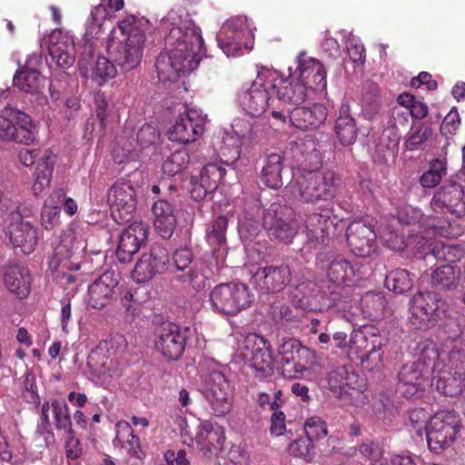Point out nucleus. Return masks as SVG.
<instances>
[{
  "instance_id": "nucleus-15",
  "label": "nucleus",
  "mask_w": 465,
  "mask_h": 465,
  "mask_svg": "<svg viewBox=\"0 0 465 465\" xmlns=\"http://www.w3.org/2000/svg\"><path fill=\"white\" fill-rule=\"evenodd\" d=\"M272 94L271 87L267 86L266 70H263L258 73L256 80L252 82L250 88L238 94V100L247 114L259 117L266 108L273 104L275 99Z\"/></svg>"
},
{
  "instance_id": "nucleus-12",
  "label": "nucleus",
  "mask_w": 465,
  "mask_h": 465,
  "mask_svg": "<svg viewBox=\"0 0 465 465\" xmlns=\"http://www.w3.org/2000/svg\"><path fill=\"white\" fill-rule=\"evenodd\" d=\"M200 391L214 415L224 416L230 411L232 388L222 371H211L204 378Z\"/></svg>"
},
{
  "instance_id": "nucleus-57",
  "label": "nucleus",
  "mask_w": 465,
  "mask_h": 465,
  "mask_svg": "<svg viewBox=\"0 0 465 465\" xmlns=\"http://www.w3.org/2000/svg\"><path fill=\"white\" fill-rule=\"evenodd\" d=\"M330 217L327 214L313 213L308 215L305 220V226L307 230L317 239H322L323 242V233Z\"/></svg>"
},
{
  "instance_id": "nucleus-51",
  "label": "nucleus",
  "mask_w": 465,
  "mask_h": 465,
  "mask_svg": "<svg viewBox=\"0 0 465 465\" xmlns=\"http://www.w3.org/2000/svg\"><path fill=\"white\" fill-rule=\"evenodd\" d=\"M69 44L74 46V41L72 36L64 34L61 31L54 32L50 38L49 54L52 60H59L61 55L69 49Z\"/></svg>"
},
{
  "instance_id": "nucleus-28",
  "label": "nucleus",
  "mask_w": 465,
  "mask_h": 465,
  "mask_svg": "<svg viewBox=\"0 0 465 465\" xmlns=\"http://www.w3.org/2000/svg\"><path fill=\"white\" fill-rule=\"evenodd\" d=\"M327 108L321 104H313L312 106H295L288 112L292 124L301 130L317 129L327 119Z\"/></svg>"
},
{
  "instance_id": "nucleus-6",
  "label": "nucleus",
  "mask_w": 465,
  "mask_h": 465,
  "mask_svg": "<svg viewBox=\"0 0 465 465\" xmlns=\"http://www.w3.org/2000/svg\"><path fill=\"white\" fill-rule=\"evenodd\" d=\"M213 312L222 315H236L250 307L253 296L249 287L242 282H226L216 285L209 293Z\"/></svg>"
},
{
  "instance_id": "nucleus-18",
  "label": "nucleus",
  "mask_w": 465,
  "mask_h": 465,
  "mask_svg": "<svg viewBox=\"0 0 465 465\" xmlns=\"http://www.w3.org/2000/svg\"><path fill=\"white\" fill-rule=\"evenodd\" d=\"M19 160L25 166L36 164L33 191L38 194L49 186L54 172L55 156L49 151L23 148L18 154Z\"/></svg>"
},
{
  "instance_id": "nucleus-22",
  "label": "nucleus",
  "mask_w": 465,
  "mask_h": 465,
  "mask_svg": "<svg viewBox=\"0 0 465 465\" xmlns=\"http://www.w3.org/2000/svg\"><path fill=\"white\" fill-rule=\"evenodd\" d=\"M347 244L359 257H369L374 252L376 233L368 220L354 221L346 230Z\"/></svg>"
},
{
  "instance_id": "nucleus-11",
  "label": "nucleus",
  "mask_w": 465,
  "mask_h": 465,
  "mask_svg": "<svg viewBox=\"0 0 465 465\" xmlns=\"http://www.w3.org/2000/svg\"><path fill=\"white\" fill-rule=\"evenodd\" d=\"M241 350L255 378L263 380L274 373L271 345L262 336L248 334L242 341Z\"/></svg>"
},
{
  "instance_id": "nucleus-45",
  "label": "nucleus",
  "mask_w": 465,
  "mask_h": 465,
  "mask_svg": "<svg viewBox=\"0 0 465 465\" xmlns=\"http://www.w3.org/2000/svg\"><path fill=\"white\" fill-rule=\"evenodd\" d=\"M74 251L68 247L67 240H63L54 249V255L50 261V267L53 270L68 269L75 271L79 267L75 262H72L69 259L73 256Z\"/></svg>"
},
{
  "instance_id": "nucleus-63",
  "label": "nucleus",
  "mask_w": 465,
  "mask_h": 465,
  "mask_svg": "<svg viewBox=\"0 0 465 465\" xmlns=\"http://www.w3.org/2000/svg\"><path fill=\"white\" fill-rule=\"evenodd\" d=\"M22 396L29 403L38 404L40 402L36 379L31 371H27L24 376Z\"/></svg>"
},
{
  "instance_id": "nucleus-9",
  "label": "nucleus",
  "mask_w": 465,
  "mask_h": 465,
  "mask_svg": "<svg viewBox=\"0 0 465 465\" xmlns=\"http://www.w3.org/2000/svg\"><path fill=\"white\" fill-rule=\"evenodd\" d=\"M262 227L272 239L284 244L292 242L299 231V223L294 219L293 210L278 203H272L263 213Z\"/></svg>"
},
{
  "instance_id": "nucleus-49",
  "label": "nucleus",
  "mask_w": 465,
  "mask_h": 465,
  "mask_svg": "<svg viewBox=\"0 0 465 465\" xmlns=\"http://www.w3.org/2000/svg\"><path fill=\"white\" fill-rule=\"evenodd\" d=\"M227 226L228 219L224 215H220L213 222L211 228L206 231V240L214 249L225 243Z\"/></svg>"
},
{
  "instance_id": "nucleus-58",
  "label": "nucleus",
  "mask_w": 465,
  "mask_h": 465,
  "mask_svg": "<svg viewBox=\"0 0 465 465\" xmlns=\"http://www.w3.org/2000/svg\"><path fill=\"white\" fill-rule=\"evenodd\" d=\"M303 429L305 434L313 440H319L328 434L326 422L317 416L308 418Z\"/></svg>"
},
{
  "instance_id": "nucleus-42",
  "label": "nucleus",
  "mask_w": 465,
  "mask_h": 465,
  "mask_svg": "<svg viewBox=\"0 0 465 465\" xmlns=\"http://www.w3.org/2000/svg\"><path fill=\"white\" fill-rule=\"evenodd\" d=\"M371 348L367 353L360 357L361 367L367 371H379L383 366L384 351L382 349L386 344V340L375 338L371 341Z\"/></svg>"
},
{
  "instance_id": "nucleus-7",
  "label": "nucleus",
  "mask_w": 465,
  "mask_h": 465,
  "mask_svg": "<svg viewBox=\"0 0 465 465\" xmlns=\"http://www.w3.org/2000/svg\"><path fill=\"white\" fill-rule=\"evenodd\" d=\"M460 416L454 411L437 412L425 426L429 449L439 453L450 446L460 431Z\"/></svg>"
},
{
  "instance_id": "nucleus-24",
  "label": "nucleus",
  "mask_w": 465,
  "mask_h": 465,
  "mask_svg": "<svg viewBox=\"0 0 465 465\" xmlns=\"http://www.w3.org/2000/svg\"><path fill=\"white\" fill-rule=\"evenodd\" d=\"M296 64L292 74L301 83L306 84V89L322 91L326 87V70L321 62L302 53L296 58Z\"/></svg>"
},
{
  "instance_id": "nucleus-47",
  "label": "nucleus",
  "mask_w": 465,
  "mask_h": 465,
  "mask_svg": "<svg viewBox=\"0 0 465 465\" xmlns=\"http://www.w3.org/2000/svg\"><path fill=\"white\" fill-rule=\"evenodd\" d=\"M189 162L190 156L186 150L176 151L164 160L162 169L164 174L174 176L183 172L188 166Z\"/></svg>"
},
{
  "instance_id": "nucleus-31",
  "label": "nucleus",
  "mask_w": 465,
  "mask_h": 465,
  "mask_svg": "<svg viewBox=\"0 0 465 465\" xmlns=\"http://www.w3.org/2000/svg\"><path fill=\"white\" fill-rule=\"evenodd\" d=\"M3 271L4 282L7 290L19 299L27 297L31 286L29 270L17 263H8Z\"/></svg>"
},
{
  "instance_id": "nucleus-59",
  "label": "nucleus",
  "mask_w": 465,
  "mask_h": 465,
  "mask_svg": "<svg viewBox=\"0 0 465 465\" xmlns=\"http://www.w3.org/2000/svg\"><path fill=\"white\" fill-rule=\"evenodd\" d=\"M120 302L124 310L126 319L130 322L141 312V302L134 297V293L129 290L121 292Z\"/></svg>"
},
{
  "instance_id": "nucleus-54",
  "label": "nucleus",
  "mask_w": 465,
  "mask_h": 465,
  "mask_svg": "<svg viewBox=\"0 0 465 465\" xmlns=\"http://www.w3.org/2000/svg\"><path fill=\"white\" fill-rule=\"evenodd\" d=\"M312 441L313 440L306 435L304 438L293 440L289 446V450L294 457L302 459L307 462L312 461L315 455Z\"/></svg>"
},
{
  "instance_id": "nucleus-48",
  "label": "nucleus",
  "mask_w": 465,
  "mask_h": 465,
  "mask_svg": "<svg viewBox=\"0 0 465 465\" xmlns=\"http://www.w3.org/2000/svg\"><path fill=\"white\" fill-rule=\"evenodd\" d=\"M445 355L447 356L445 348L440 355L435 347H426L417 361L422 364L427 375L430 371L437 373L439 369L442 368V364L446 363L443 359Z\"/></svg>"
},
{
  "instance_id": "nucleus-38",
  "label": "nucleus",
  "mask_w": 465,
  "mask_h": 465,
  "mask_svg": "<svg viewBox=\"0 0 465 465\" xmlns=\"http://www.w3.org/2000/svg\"><path fill=\"white\" fill-rule=\"evenodd\" d=\"M356 275L353 265L341 255L336 256L326 270L328 280L337 286L351 284Z\"/></svg>"
},
{
  "instance_id": "nucleus-10",
  "label": "nucleus",
  "mask_w": 465,
  "mask_h": 465,
  "mask_svg": "<svg viewBox=\"0 0 465 465\" xmlns=\"http://www.w3.org/2000/svg\"><path fill=\"white\" fill-rule=\"evenodd\" d=\"M457 178L450 177L434 192L430 202L434 213L465 218V191Z\"/></svg>"
},
{
  "instance_id": "nucleus-52",
  "label": "nucleus",
  "mask_w": 465,
  "mask_h": 465,
  "mask_svg": "<svg viewBox=\"0 0 465 465\" xmlns=\"http://www.w3.org/2000/svg\"><path fill=\"white\" fill-rule=\"evenodd\" d=\"M260 222L252 213L247 212L239 218L238 232L242 240L252 241L260 232Z\"/></svg>"
},
{
  "instance_id": "nucleus-21",
  "label": "nucleus",
  "mask_w": 465,
  "mask_h": 465,
  "mask_svg": "<svg viewBox=\"0 0 465 465\" xmlns=\"http://www.w3.org/2000/svg\"><path fill=\"white\" fill-rule=\"evenodd\" d=\"M292 272L287 264L266 265L259 267L252 274L254 286L266 293H277L289 285Z\"/></svg>"
},
{
  "instance_id": "nucleus-37",
  "label": "nucleus",
  "mask_w": 465,
  "mask_h": 465,
  "mask_svg": "<svg viewBox=\"0 0 465 465\" xmlns=\"http://www.w3.org/2000/svg\"><path fill=\"white\" fill-rule=\"evenodd\" d=\"M461 271L453 264H444L430 273L431 287L440 291H454L460 284Z\"/></svg>"
},
{
  "instance_id": "nucleus-17",
  "label": "nucleus",
  "mask_w": 465,
  "mask_h": 465,
  "mask_svg": "<svg viewBox=\"0 0 465 465\" xmlns=\"http://www.w3.org/2000/svg\"><path fill=\"white\" fill-rule=\"evenodd\" d=\"M137 192L130 182L117 181L110 189L108 201L111 203L112 216L117 223L133 220L136 205Z\"/></svg>"
},
{
  "instance_id": "nucleus-33",
  "label": "nucleus",
  "mask_w": 465,
  "mask_h": 465,
  "mask_svg": "<svg viewBox=\"0 0 465 465\" xmlns=\"http://www.w3.org/2000/svg\"><path fill=\"white\" fill-rule=\"evenodd\" d=\"M334 131L338 141L343 146L353 144L357 140L359 129L347 102L341 104L334 124Z\"/></svg>"
},
{
  "instance_id": "nucleus-62",
  "label": "nucleus",
  "mask_w": 465,
  "mask_h": 465,
  "mask_svg": "<svg viewBox=\"0 0 465 465\" xmlns=\"http://www.w3.org/2000/svg\"><path fill=\"white\" fill-rule=\"evenodd\" d=\"M235 133L243 138L254 140L259 137V125L256 121H247L244 119H236L232 124Z\"/></svg>"
},
{
  "instance_id": "nucleus-13",
  "label": "nucleus",
  "mask_w": 465,
  "mask_h": 465,
  "mask_svg": "<svg viewBox=\"0 0 465 465\" xmlns=\"http://www.w3.org/2000/svg\"><path fill=\"white\" fill-rule=\"evenodd\" d=\"M145 35L139 32L123 40L111 39L107 44V54L124 72L136 68L143 57Z\"/></svg>"
},
{
  "instance_id": "nucleus-39",
  "label": "nucleus",
  "mask_w": 465,
  "mask_h": 465,
  "mask_svg": "<svg viewBox=\"0 0 465 465\" xmlns=\"http://www.w3.org/2000/svg\"><path fill=\"white\" fill-rule=\"evenodd\" d=\"M193 255L190 249L181 248L173 254V262L168 267H173L175 277L183 282H191L196 276L193 267Z\"/></svg>"
},
{
  "instance_id": "nucleus-16",
  "label": "nucleus",
  "mask_w": 465,
  "mask_h": 465,
  "mask_svg": "<svg viewBox=\"0 0 465 465\" xmlns=\"http://www.w3.org/2000/svg\"><path fill=\"white\" fill-rule=\"evenodd\" d=\"M207 114L201 109L187 108L168 131L169 139L180 143H189L198 140L205 130Z\"/></svg>"
},
{
  "instance_id": "nucleus-8",
  "label": "nucleus",
  "mask_w": 465,
  "mask_h": 465,
  "mask_svg": "<svg viewBox=\"0 0 465 465\" xmlns=\"http://www.w3.org/2000/svg\"><path fill=\"white\" fill-rule=\"evenodd\" d=\"M35 125L24 111L7 104L0 114V139L29 144L35 139Z\"/></svg>"
},
{
  "instance_id": "nucleus-19",
  "label": "nucleus",
  "mask_w": 465,
  "mask_h": 465,
  "mask_svg": "<svg viewBox=\"0 0 465 465\" xmlns=\"http://www.w3.org/2000/svg\"><path fill=\"white\" fill-rule=\"evenodd\" d=\"M267 86L271 87L275 100L294 105H300L307 98L306 84L296 79L295 74H290L286 79L282 78L276 71L266 70Z\"/></svg>"
},
{
  "instance_id": "nucleus-40",
  "label": "nucleus",
  "mask_w": 465,
  "mask_h": 465,
  "mask_svg": "<svg viewBox=\"0 0 465 465\" xmlns=\"http://www.w3.org/2000/svg\"><path fill=\"white\" fill-rule=\"evenodd\" d=\"M447 174V160L434 158L429 163V168L420 177V184L426 189L437 187Z\"/></svg>"
},
{
  "instance_id": "nucleus-1",
  "label": "nucleus",
  "mask_w": 465,
  "mask_h": 465,
  "mask_svg": "<svg viewBox=\"0 0 465 465\" xmlns=\"http://www.w3.org/2000/svg\"><path fill=\"white\" fill-rule=\"evenodd\" d=\"M161 28L167 34L165 51L155 62L158 79L163 83L176 82L197 68L203 39L200 28L182 10L172 9L162 19Z\"/></svg>"
},
{
  "instance_id": "nucleus-4",
  "label": "nucleus",
  "mask_w": 465,
  "mask_h": 465,
  "mask_svg": "<svg viewBox=\"0 0 465 465\" xmlns=\"http://www.w3.org/2000/svg\"><path fill=\"white\" fill-rule=\"evenodd\" d=\"M409 323L414 330L426 331L449 315L450 304L435 292H419L410 300Z\"/></svg>"
},
{
  "instance_id": "nucleus-44",
  "label": "nucleus",
  "mask_w": 465,
  "mask_h": 465,
  "mask_svg": "<svg viewBox=\"0 0 465 465\" xmlns=\"http://www.w3.org/2000/svg\"><path fill=\"white\" fill-rule=\"evenodd\" d=\"M363 314L372 321H377L383 316L386 301L379 293L367 292L361 300Z\"/></svg>"
},
{
  "instance_id": "nucleus-23",
  "label": "nucleus",
  "mask_w": 465,
  "mask_h": 465,
  "mask_svg": "<svg viewBox=\"0 0 465 465\" xmlns=\"http://www.w3.org/2000/svg\"><path fill=\"white\" fill-rule=\"evenodd\" d=\"M10 219L8 234L14 248L20 249L25 254L32 253L38 242L37 229L29 222L24 221L19 212H12Z\"/></svg>"
},
{
  "instance_id": "nucleus-2",
  "label": "nucleus",
  "mask_w": 465,
  "mask_h": 465,
  "mask_svg": "<svg viewBox=\"0 0 465 465\" xmlns=\"http://www.w3.org/2000/svg\"><path fill=\"white\" fill-rule=\"evenodd\" d=\"M340 187V178L332 171L317 172L316 169L298 171L286 186L293 198L306 203L332 199Z\"/></svg>"
},
{
  "instance_id": "nucleus-30",
  "label": "nucleus",
  "mask_w": 465,
  "mask_h": 465,
  "mask_svg": "<svg viewBox=\"0 0 465 465\" xmlns=\"http://www.w3.org/2000/svg\"><path fill=\"white\" fill-rule=\"evenodd\" d=\"M290 153L300 166L299 171L311 168L318 169L321 165L319 153L313 140L310 136L292 141L289 143Z\"/></svg>"
},
{
  "instance_id": "nucleus-46",
  "label": "nucleus",
  "mask_w": 465,
  "mask_h": 465,
  "mask_svg": "<svg viewBox=\"0 0 465 465\" xmlns=\"http://www.w3.org/2000/svg\"><path fill=\"white\" fill-rule=\"evenodd\" d=\"M433 131L430 124H421L415 130L411 129L404 143L408 151L423 149V145L432 137Z\"/></svg>"
},
{
  "instance_id": "nucleus-26",
  "label": "nucleus",
  "mask_w": 465,
  "mask_h": 465,
  "mask_svg": "<svg viewBox=\"0 0 465 465\" xmlns=\"http://www.w3.org/2000/svg\"><path fill=\"white\" fill-rule=\"evenodd\" d=\"M41 63L40 55L36 54L29 55L25 65L14 74V86L26 94H38L45 83V78L39 71Z\"/></svg>"
},
{
  "instance_id": "nucleus-14",
  "label": "nucleus",
  "mask_w": 465,
  "mask_h": 465,
  "mask_svg": "<svg viewBox=\"0 0 465 465\" xmlns=\"http://www.w3.org/2000/svg\"><path fill=\"white\" fill-rule=\"evenodd\" d=\"M191 332L189 327H181L173 322H163L156 331L154 348L169 361L178 360L185 348Z\"/></svg>"
},
{
  "instance_id": "nucleus-50",
  "label": "nucleus",
  "mask_w": 465,
  "mask_h": 465,
  "mask_svg": "<svg viewBox=\"0 0 465 465\" xmlns=\"http://www.w3.org/2000/svg\"><path fill=\"white\" fill-rule=\"evenodd\" d=\"M51 408L56 430L71 431L72 420L66 402L62 400H54L51 402Z\"/></svg>"
},
{
  "instance_id": "nucleus-55",
  "label": "nucleus",
  "mask_w": 465,
  "mask_h": 465,
  "mask_svg": "<svg viewBox=\"0 0 465 465\" xmlns=\"http://www.w3.org/2000/svg\"><path fill=\"white\" fill-rule=\"evenodd\" d=\"M115 64L109 55L108 57L99 55L93 68L94 77L102 82L114 78L117 73Z\"/></svg>"
},
{
  "instance_id": "nucleus-34",
  "label": "nucleus",
  "mask_w": 465,
  "mask_h": 465,
  "mask_svg": "<svg viewBox=\"0 0 465 465\" xmlns=\"http://www.w3.org/2000/svg\"><path fill=\"white\" fill-rule=\"evenodd\" d=\"M224 439L223 429L209 422L201 424L195 436L197 444L205 455H217L223 449Z\"/></svg>"
},
{
  "instance_id": "nucleus-25",
  "label": "nucleus",
  "mask_w": 465,
  "mask_h": 465,
  "mask_svg": "<svg viewBox=\"0 0 465 465\" xmlns=\"http://www.w3.org/2000/svg\"><path fill=\"white\" fill-rule=\"evenodd\" d=\"M147 239V229L143 223L134 222L123 230L120 234L115 255L122 263L132 261L140 250L141 244Z\"/></svg>"
},
{
  "instance_id": "nucleus-3",
  "label": "nucleus",
  "mask_w": 465,
  "mask_h": 465,
  "mask_svg": "<svg viewBox=\"0 0 465 465\" xmlns=\"http://www.w3.org/2000/svg\"><path fill=\"white\" fill-rule=\"evenodd\" d=\"M443 347L448 362L433 376L431 385L441 394L455 397L465 388V341L460 337L448 339Z\"/></svg>"
},
{
  "instance_id": "nucleus-32",
  "label": "nucleus",
  "mask_w": 465,
  "mask_h": 465,
  "mask_svg": "<svg viewBox=\"0 0 465 465\" xmlns=\"http://www.w3.org/2000/svg\"><path fill=\"white\" fill-rule=\"evenodd\" d=\"M153 226L163 239H170L176 227L174 207L166 200L160 199L152 206Z\"/></svg>"
},
{
  "instance_id": "nucleus-5",
  "label": "nucleus",
  "mask_w": 465,
  "mask_h": 465,
  "mask_svg": "<svg viewBox=\"0 0 465 465\" xmlns=\"http://www.w3.org/2000/svg\"><path fill=\"white\" fill-rule=\"evenodd\" d=\"M253 32L246 16L226 20L216 35L219 47L227 56L242 55L253 47Z\"/></svg>"
},
{
  "instance_id": "nucleus-35",
  "label": "nucleus",
  "mask_w": 465,
  "mask_h": 465,
  "mask_svg": "<svg viewBox=\"0 0 465 465\" xmlns=\"http://www.w3.org/2000/svg\"><path fill=\"white\" fill-rule=\"evenodd\" d=\"M284 156L280 153L266 154L262 160L261 181L269 188L279 189L283 185Z\"/></svg>"
},
{
  "instance_id": "nucleus-53",
  "label": "nucleus",
  "mask_w": 465,
  "mask_h": 465,
  "mask_svg": "<svg viewBox=\"0 0 465 465\" xmlns=\"http://www.w3.org/2000/svg\"><path fill=\"white\" fill-rule=\"evenodd\" d=\"M427 374L424 371V367L419 361H412L411 363L405 364L400 371L398 378L399 383L407 382V383H415V382H424Z\"/></svg>"
},
{
  "instance_id": "nucleus-41",
  "label": "nucleus",
  "mask_w": 465,
  "mask_h": 465,
  "mask_svg": "<svg viewBox=\"0 0 465 465\" xmlns=\"http://www.w3.org/2000/svg\"><path fill=\"white\" fill-rule=\"evenodd\" d=\"M362 114L364 118L372 120L380 109V88L371 81L363 84L362 89Z\"/></svg>"
},
{
  "instance_id": "nucleus-36",
  "label": "nucleus",
  "mask_w": 465,
  "mask_h": 465,
  "mask_svg": "<svg viewBox=\"0 0 465 465\" xmlns=\"http://www.w3.org/2000/svg\"><path fill=\"white\" fill-rule=\"evenodd\" d=\"M282 365H290L296 359H306L307 362H313L315 353L308 347L303 346L300 341L293 338L282 339L278 349Z\"/></svg>"
},
{
  "instance_id": "nucleus-27",
  "label": "nucleus",
  "mask_w": 465,
  "mask_h": 465,
  "mask_svg": "<svg viewBox=\"0 0 465 465\" xmlns=\"http://www.w3.org/2000/svg\"><path fill=\"white\" fill-rule=\"evenodd\" d=\"M350 373L345 366L331 370L327 377V382L333 396L341 400L342 404L358 405L361 393L350 386Z\"/></svg>"
},
{
  "instance_id": "nucleus-64",
  "label": "nucleus",
  "mask_w": 465,
  "mask_h": 465,
  "mask_svg": "<svg viewBox=\"0 0 465 465\" xmlns=\"http://www.w3.org/2000/svg\"><path fill=\"white\" fill-rule=\"evenodd\" d=\"M216 190H209L206 182H203V177L199 174L193 176L191 179V195L192 198L197 202L204 199H213V195Z\"/></svg>"
},
{
  "instance_id": "nucleus-29",
  "label": "nucleus",
  "mask_w": 465,
  "mask_h": 465,
  "mask_svg": "<svg viewBox=\"0 0 465 465\" xmlns=\"http://www.w3.org/2000/svg\"><path fill=\"white\" fill-rule=\"evenodd\" d=\"M118 279L114 272H106L96 279L88 289L89 304L93 308L102 309L110 304L114 298Z\"/></svg>"
},
{
  "instance_id": "nucleus-20",
  "label": "nucleus",
  "mask_w": 465,
  "mask_h": 465,
  "mask_svg": "<svg viewBox=\"0 0 465 465\" xmlns=\"http://www.w3.org/2000/svg\"><path fill=\"white\" fill-rule=\"evenodd\" d=\"M168 250L158 243L151 246L149 252L142 254L132 273L134 281L143 283L156 274H162L168 269Z\"/></svg>"
},
{
  "instance_id": "nucleus-61",
  "label": "nucleus",
  "mask_w": 465,
  "mask_h": 465,
  "mask_svg": "<svg viewBox=\"0 0 465 465\" xmlns=\"http://www.w3.org/2000/svg\"><path fill=\"white\" fill-rule=\"evenodd\" d=\"M117 434L115 440H122L127 437L125 442L129 445L130 449L136 452L140 450V439L138 436L134 434L131 425L124 420L118 421L116 423Z\"/></svg>"
},
{
  "instance_id": "nucleus-56",
  "label": "nucleus",
  "mask_w": 465,
  "mask_h": 465,
  "mask_svg": "<svg viewBox=\"0 0 465 465\" xmlns=\"http://www.w3.org/2000/svg\"><path fill=\"white\" fill-rule=\"evenodd\" d=\"M226 171L221 165L210 163H207L200 172L203 182H206L209 190H217L219 183L224 176Z\"/></svg>"
},
{
  "instance_id": "nucleus-43",
  "label": "nucleus",
  "mask_w": 465,
  "mask_h": 465,
  "mask_svg": "<svg viewBox=\"0 0 465 465\" xmlns=\"http://www.w3.org/2000/svg\"><path fill=\"white\" fill-rule=\"evenodd\" d=\"M384 284L389 291L403 294L412 288L413 280L407 270L396 269L386 275Z\"/></svg>"
},
{
  "instance_id": "nucleus-60",
  "label": "nucleus",
  "mask_w": 465,
  "mask_h": 465,
  "mask_svg": "<svg viewBox=\"0 0 465 465\" xmlns=\"http://www.w3.org/2000/svg\"><path fill=\"white\" fill-rule=\"evenodd\" d=\"M60 206L45 203L41 212V222L45 230L51 231L60 223Z\"/></svg>"
}]
</instances>
